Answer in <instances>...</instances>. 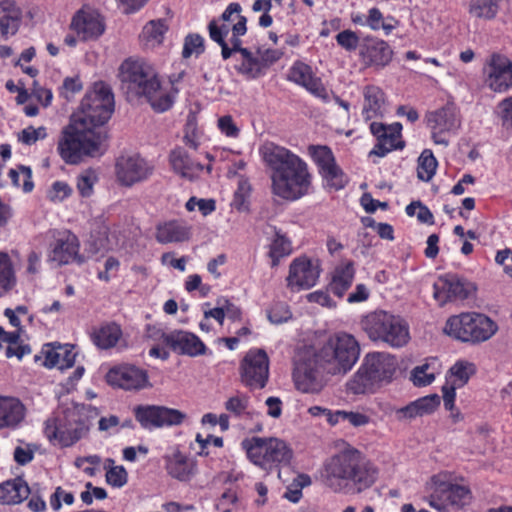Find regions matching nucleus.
I'll return each mask as SVG.
<instances>
[{
    "mask_svg": "<svg viewBox=\"0 0 512 512\" xmlns=\"http://www.w3.org/2000/svg\"><path fill=\"white\" fill-rule=\"evenodd\" d=\"M378 473L360 450L349 446L324 462L321 477L335 493H361L375 483Z\"/></svg>",
    "mask_w": 512,
    "mask_h": 512,
    "instance_id": "obj_1",
    "label": "nucleus"
},
{
    "mask_svg": "<svg viewBox=\"0 0 512 512\" xmlns=\"http://www.w3.org/2000/svg\"><path fill=\"white\" fill-rule=\"evenodd\" d=\"M264 162L271 168L272 193L295 201L309 193L312 176L307 163L289 149L266 143L260 149Z\"/></svg>",
    "mask_w": 512,
    "mask_h": 512,
    "instance_id": "obj_2",
    "label": "nucleus"
},
{
    "mask_svg": "<svg viewBox=\"0 0 512 512\" xmlns=\"http://www.w3.org/2000/svg\"><path fill=\"white\" fill-rule=\"evenodd\" d=\"M106 138L101 130L92 129L72 116L71 123L61 133L57 151L66 164H79L85 156H102Z\"/></svg>",
    "mask_w": 512,
    "mask_h": 512,
    "instance_id": "obj_3",
    "label": "nucleus"
},
{
    "mask_svg": "<svg viewBox=\"0 0 512 512\" xmlns=\"http://www.w3.org/2000/svg\"><path fill=\"white\" fill-rule=\"evenodd\" d=\"M307 347L316 357L318 365L331 376L347 374L360 357L359 342L352 334L343 331Z\"/></svg>",
    "mask_w": 512,
    "mask_h": 512,
    "instance_id": "obj_4",
    "label": "nucleus"
},
{
    "mask_svg": "<svg viewBox=\"0 0 512 512\" xmlns=\"http://www.w3.org/2000/svg\"><path fill=\"white\" fill-rule=\"evenodd\" d=\"M120 69L129 93L144 97L156 112H165L172 107V96L162 90L160 80L150 65L143 61L126 60Z\"/></svg>",
    "mask_w": 512,
    "mask_h": 512,
    "instance_id": "obj_5",
    "label": "nucleus"
},
{
    "mask_svg": "<svg viewBox=\"0 0 512 512\" xmlns=\"http://www.w3.org/2000/svg\"><path fill=\"white\" fill-rule=\"evenodd\" d=\"M88 422L86 407L74 404L49 417L44 423L43 433L50 444L71 447L87 433Z\"/></svg>",
    "mask_w": 512,
    "mask_h": 512,
    "instance_id": "obj_6",
    "label": "nucleus"
},
{
    "mask_svg": "<svg viewBox=\"0 0 512 512\" xmlns=\"http://www.w3.org/2000/svg\"><path fill=\"white\" fill-rule=\"evenodd\" d=\"M498 329L496 321L488 315L473 311L450 316L443 331L456 341L476 346L489 341Z\"/></svg>",
    "mask_w": 512,
    "mask_h": 512,
    "instance_id": "obj_7",
    "label": "nucleus"
},
{
    "mask_svg": "<svg viewBox=\"0 0 512 512\" xmlns=\"http://www.w3.org/2000/svg\"><path fill=\"white\" fill-rule=\"evenodd\" d=\"M114 112V94L104 81L94 82L81 100L79 111L73 115L92 129L101 130Z\"/></svg>",
    "mask_w": 512,
    "mask_h": 512,
    "instance_id": "obj_8",
    "label": "nucleus"
},
{
    "mask_svg": "<svg viewBox=\"0 0 512 512\" xmlns=\"http://www.w3.org/2000/svg\"><path fill=\"white\" fill-rule=\"evenodd\" d=\"M241 447L251 463L267 472L281 464H289L293 455L285 441L273 437L245 438Z\"/></svg>",
    "mask_w": 512,
    "mask_h": 512,
    "instance_id": "obj_9",
    "label": "nucleus"
},
{
    "mask_svg": "<svg viewBox=\"0 0 512 512\" xmlns=\"http://www.w3.org/2000/svg\"><path fill=\"white\" fill-rule=\"evenodd\" d=\"M326 371L318 365L307 346L300 349L293 361L292 379L295 388L307 394H319L327 385Z\"/></svg>",
    "mask_w": 512,
    "mask_h": 512,
    "instance_id": "obj_10",
    "label": "nucleus"
},
{
    "mask_svg": "<svg viewBox=\"0 0 512 512\" xmlns=\"http://www.w3.org/2000/svg\"><path fill=\"white\" fill-rule=\"evenodd\" d=\"M383 380V353H368L356 373L347 382V390L355 395L374 393L381 387Z\"/></svg>",
    "mask_w": 512,
    "mask_h": 512,
    "instance_id": "obj_11",
    "label": "nucleus"
},
{
    "mask_svg": "<svg viewBox=\"0 0 512 512\" xmlns=\"http://www.w3.org/2000/svg\"><path fill=\"white\" fill-rule=\"evenodd\" d=\"M425 124L431 134L435 145L447 147L449 138L455 134L461 126V118L456 106L452 103L428 111L425 114Z\"/></svg>",
    "mask_w": 512,
    "mask_h": 512,
    "instance_id": "obj_12",
    "label": "nucleus"
},
{
    "mask_svg": "<svg viewBox=\"0 0 512 512\" xmlns=\"http://www.w3.org/2000/svg\"><path fill=\"white\" fill-rule=\"evenodd\" d=\"M433 490L428 498L429 505L441 512L450 509H462L472 500L471 490L463 485L440 481L439 477H432Z\"/></svg>",
    "mask_w": 512,
    "mask_h": 512,
    "instance_id": "obj_13",
    "label": "nucleus"
},
{
    "mask_svg": "<svg viewBox=\"0 0 512 512\" xmlns=\"http://www.w3.org/2000/svg\"><path fill=\"white\" fill-rule=\"evenodd\" d=\"M133 414L140 426L147 430L178 426L186 419L182 411L160 405L140 404L133 408Z\"/></svg>",
    "mask_w": 512,
    "mask_h": 512,
    "instance_id": "obj_14",
    "label": "nucleus"
},
{
    "mask_svg": "<svg viewBox=\"0 0 512 512\" xmlns=\"http://www.w3.org/2000/svg\"><path fill=\"white\" fill-rule=\"evenodd\" d=\"M241 382L251 391L263 389L269 379V357L263 349H250L240 363Z\"/></svg>",
    "mask_w": 512,
    "mask_h": 512,
    "instance_id": "obj_15",
    "label": "nucleus"
},
{
    "mask_svg": "<svg viewBox=\"0 0 512 512\" xmlns=\"http://www.w3.org/2000/svg\"><path fill=\"white\" fill-rule=\"evenodd\" d=\"M154 165L139 154L121 155L115 162V175L122 186L131 187L148 180Z\"/></svg>",
    "mask_w": 512,
    "mask_h": 512,
    "instance_id": "obj_16",
    "label": "nucleus"
},
{
    "mask_svg": "<svg viewBox=\"0 0 512 512\" xmlns=\"http://www.w3.org/2000/svg\"><path fill=\"white\" fill-rule=\"evenodd\" d=\"M49 260L59 266L76 263L82 265L86 257L80 253V241L69 230L58 232L49 246Z\"/></svg>",
    "mask_w": 512,
    "mask_h": 512,
    "instance_id": "obj_17",
    "label": "nucleus"
},
{
    "mask_svg": "<svg viewBox=\"0 0 512 512\" xmlns=\"http://www.w3.org/2000/svg\"><path fill=\"white\" fill-rule=\"evenodd\" d=\"M486 84L494 92L503 93L512 88V60L494 52L485 65Z\"/></svg>",
    "mask_w": 512,
    "mask_h": 512,
    "instance_id": "obj_18",
    "label": "nucleus"
},
{
    "mask_svg": "<svg viewBox=\"0 0 512 512\" xmlns=\"http://www.w3.org/2000/svg\"><path fill=\"white\" fill-rule=\"evenodd\" d=\"M321 268L318 261H313L307 256L295 258L289 266L287 286L291 289H310L320 276Z\"/></svg>",
    "mask_w": 512,
    "mask_h": 512,
    "instance_id": "obj_19",
    "label": "nucleus"
},
{
    "mask_svg": "<svg viewBox=\"0 0 512 512\" xmlns=\"http://www.w3.org/2000/svg\"><path fill=\"white\" fill-rule=\"evenodd\" d=\"M111 386L124 390H141L149 384L147 371L130 364H122L111 368L106 375Z\"/></svg>",
    "mask_w": 512,
    "mask_h": 512,
    "instance_id": "obj_20",
    "label": "nucleus"
},
{
    "mask_svg": "<svg viewBox=\"0 0 512 512\" xmlns=\"http://www.w3.org/2000/svg\"><path fill=\"white\" fill-rule=\"evenodd\" d=\"M288 80L305 88L316 98L327 103L330 95L321 78L317 77L312 67L303 61H295L289 69Z\"/></svg>",
    "mask_w": 512,
    "mask_h": 512,
    "instance_id": "obj_21",
    "label": "nucleus"
},
{
    "mask_svg": "<svg viewBox=\"0 0 512 512\" xmlns=\"http://www.w3.org/2000/svg\"><path fill=\"white\" fill-rule=\"evenodd\" d=\"M434 298L440 305L447 302L463 301L471 292V285L457 275L447 274L438 279L433 285Z\"/></svg>",
    "mask_w": 512,
    "mask_h": 512,
    "instance_id": "obj_22",
    "label": "nucleus"
},
{
    "mask_svg": "<svg viewBox=\"0 0 512 512\" xmlns=\"http://www.w3.org/2000/svg\"><path fill=\"white\" fill-rule=\"evenodd\" d=\"M44 356V366L47 368L69 369L74 366L77 353L75 345L61 343H46L41 349Z\"/></svg>",
    "mask_w": 512,
    "mask_h": 512,
    "instance_id": "obj_23",
    "label": "nucleus"
},
{
    "mask_svg": "<svg viewBox=\"0 0 512 512\" xmlns=\"http://www.w3.org/2000/svg\"><path fill=\"white\" fill-rule=\"evenodd\" d=\"M70 28L83 40H93L100 37L105 25L96 12L79 10L72 18Z\"/></svg>",
    "mask_w": 512,
    "mask_h": 512,
    "instance_id": "obj_24",
    "label": "nucleus"
},
{
    "mask_svg": "<svg viewBox=\"0 0 512 512\" xmlns=\"http://www.w3.org/2000/svg\"><path fill=\"white\" fill-rule=\"evenodd\" d=\"M163 342L174 352L182 355L198 356L204 354L206 350L205 344L198 336L186 331L164 334Z\"/></svg>",
    "mask_w": 512,
    "mask_h": 512,
    "instance_id": "obj_25",
    "label": "nucleus"
},
{
    "mask_svg": "<svg viewBox=\"0 0 512 512\" xmlns=\"http://www.w3.org/2000/svg\"><path fill=\"white\" fill-rule=\"evenodd\" d=\"M22 17V9L15 0H0V35L4 40L17 34Z\"/></svg>",
    "mask_w": 512,
    "mask_h": 512,
    "instance_id": "obj_26",
    "label": "nucleus"
},
{
    "mask_svg": "<svg viewBox=\"0 0 512 512\" xmlns=\"http://www.w3.org/2000/svg\"><path fill=\"white\" fill-rule=\"evenodd\" d=\"M355 273L354 263L351 260L340 262L330 274L327 290L336 297L342 298L351 287Z\"/></svg>",
    "mask_w": 512,
    "mask_h": 512,
    "instance_id": "obj_27",
    "label": "nucleus"
},
{
    "mask_svg": "<svg viewBox=\"0 0 512 512\" xmlns=\"http://www.w3.org/2000/svg\"><path fill=\"white\" fill-rule=\"evenodd\" d=\"M26 408L20 399L0 396V430L16 429L24 420Z\"/></svg>",
    "mask_w": 512,
    "mask_h": 512,
    "instance_id": "obj_28",
    "label": "nucleus"
},
{
    "mask_svg": "<svg viewBox=\"0 0 512 512\" xmlns=\"http://www.w3.org/2000/svg\"><path fill=\"white\" fill-rule=\"evenodd\" d=\"M191 228L183 220L173 219L156 226L155 239L160 244L179 243L189 240Z\"/></svg>",
    "mask_w": 512,
    "mask_h": 512,
    "instance_id": "obj_29",
    "label": "nucleus"
},
{
    "mask_svg": "<svg viewBox=\"0 0 512 512\" xmlns=\"http://www.w3.org/2000/svg\"><path fill=\"white\" fill-rule=\"evenodd\" d=\"M165 468L172 478L189 481L196 473V462L180 450L165 457Z\"/></svg>",
    "mask_w": 512,
    "mask_h": 512,
    "instance_id": "obj_30",
    "label": "nucleus"
},
{
    "mask_svg": "<svg viewBox=\"0 0 512 512\" xmlns=\"http://www.w3.org/2000/svg\"><path fill=\"white\" fill-rule=\"evenodd\" d=\"M169 161L173 170L182 177L193 179L204 169V166L190 158L187 151L177 147L170 152Z\"/></svg>",
    "mask_w": 512,
    "mask_h": 512,
    "instance_id": "obj_31",
    "label": "nucleus"
},
{
    "mask_svg": "<svg viewBox=\"0 0 512 512\" xmlns=\"http://www.w3.org/2000/svg\"><path fill=\"white\" fill-rule=\"evenodd\" d=\"M409 324L400 316L386 315V344L394 348L406 346L410 341Z\"/></svg>",
    "mask_w": 512,
    "mask_h": 512,
    "instance_id": "obj_32",
    "label": "nucleus"
},
{
    "mask_svg": "<svg viewBox=\"0 0 512 512\" xmlns=\"http://www.w3.org/2000/svg\"><path fill=\"white\" fill-rule=\"evenodd\" d=\"M30 488L27 482L16 477L0 484V502L3 504H18L28 498Z\"/></svg>",
    "mask_w": 512,
    "mask_h": 512,
    "instance_id": "obj_33",
    "label": "nucleus"
},
{
    "mask_svg": "<svg viewBox=\"0 0 512 512\" xmlns=\"http://www.w3.org/2000/svg\"><path fill=\"white\" fill-rule=\"evenodd\" d=\"M122 334L120 325L110 322L95 328L90 334V338L97 348L107 350L117 345Z\"/></svg>",
    "mask_w": 512,
    "mask_h": 512,
    "instance_id": "obj_34",
    "label": "nucleus"
},
{
    "mask_svg": "<svg viewBox=\"0 0 512 512\" xmlns=\"http://www.w3.org/2000/svg\"><path fill=\"white\" fill-rule=\"evenodd\" d=\"M384 104V94L378 88L369 86L364 93L363 118L365 121L372 119H382V106Z\"/></svg>",
    "mask_w": 512,
    "mask_h": 512,
    "instance_id": "obj_35",
    "label": "nucleus"
},
{
    "mask_svg": "<svg viewBox=\"0 0 512 512\" xmlns=\"http://www.w3.org/2000/svg\"><path fill=\"white\" fill-rule=\"evenodd\" d=\"M238 73L248 80H255L266 75L267 70L257 52L244 50L242 61L237 68Z\"/></svg>",
    "mask_w": 512,
    "mask_h": 512,
    "instance_id": "obj_36",
    "label": "nucleus"
},
{
    "mask_svg": "<svg viewBox=\"0 0 512 512\" xmlns=\"http://www.w3.org/2000/svg\"><path fill=\"white\" fill-rule=\"evenodd\" d=\"M292 252L291 240L281 232V230L274 227V237L269 244L268 256L271 259V266H278L280 260L289 256Z\"/></svg>",
    "mask_w": 512,
    "mask_h": 512,
    "instance_id": "obj_37",
    "label": "nucleus"
},
{
    "mask_svg": "<svg viewBox=\"0 0 512 512\" xmlns=\"http://www.w3.org/2000/svg\"><path fill=\"white\" fill-rule=\"evenodd\" d=\"M475 373V364L466 360H458L447 371L446 381L459 388H462L469 382L471 376H473Z\"/></svg>",
    "mask_w": 512,
    "mask_h": 512,
    "instance_id": "obj_38",
    "label": "nucleus"
},
{
    "mask_svg": "<svg viewBox=\"0 0 512 512\" xmlns=\"http://www.w3.org/2000/svg\"><path fill=\"white\" fill-rule=\"evenodd\" d=\"M361 326L370 340H384V311H374L361 320Z\"/></svg>",
    "mask_w": 512,
    "mask_h": 512,
    "instance_id": "obj_39",
    "label": "nucleus"
},
{
    "mask_svg": "<svg viewBox=\"0 0 512 512\" xmlns=\"http://www.w3.org/2000/svg\"><path fill=\"white\" fill-rule=\"evenodd\" d=\"M167 30L166 20H151L143 27L140 38L146 45H159L163 42Z\"/></svg>",
    "mask_w": 512,
    "mask_h": 512,
    "instance_id": "obj_40",
    "label": "nucleus"
},
{
    "mask_svg": "<svg viewBox=\"0 0 512 512\" xmlns=\"http://www.w3.org/2000/svg\"><path fill=\"white\" fill-rule=\"evenodd\" d=\"M250 397L243 392H236L228 397L224 403L225 410L235 418L249 416Z\"/></svg>",
    "mask_w": 512,
    "mask_h": 512,
    "instance_id": "obj_41",
    "label": "nucleus"
},
{
    "mask_svg": "<svg viewBox=\"0 0 512 512\" xmlns=\"http://www.w3.org/2000/svg\"><path fill=\"white\" fill-rule=\"evenodd\" d=\"M308 151L319 173L337 165L333 151L326 145H310Z\"/></svg>",
    "mask_w": 512,
    "mask_h": 512,
    "instance_id": "obj_42",
    "label": "nucleus"
},
{
    "mask_svg": "<svg viewBox=\"0 0 512 512\" xmlns=\"http://www.w3.org/2000/svg\"><path fill=\"white\" fill-rule=\"evenodd\" d=\"M438 161L430 149H424L418 159L417 175L422 181H430L436 173Z\"/></svg>",
    "mask_w": 512,
    "mask_h": 512,
    "instance_id": "obj_43",
    "label": "nucleus"
},
{
    "mask_svg": "<svg viewBox=\"0 0 512 512\" xmlns=\"http://www.w3.org/2000/svg\"><path fill=\"white\" fill-rule=\"evenodd\" d=\"M319 174L323 179L324 187L329 190L339 191L343 189L348 182L345 173L338 164L321 171Z\"/></svg>",
    "mask_w": 512,
    "mask_h": 512,
    "instance_id": "obj_44",
    "label": "nucleus"
},
{
    "mask_svg": "<svg viewBox=\"0 0 512 512\" xmlns=\"http://www.w3.org/2000/svg\"><path fill=\"white\" fill-rule=\"evenodd\" d=\"M8 177L13 186L22 188L26 193L31 192L34 188L32 180V170L30 167L19 165L17 168L10 169Z\"/></svg>",
    "mask_w": 512,
    "mask_h": 512,
    "instance_id": "obj_45",
    "label": "nucleus"
},
{
    "mask_svg": "<svg viewBox=\"0 0 512 512\" xmlns=\"http://www.w3.org/2000/svg\"><path fill=\"white\" fill-rule=\"evenodd\" d=\"M502 0H471L469 12L477 18L493 19Z\"/></svg>",
    "mask_w": 512,
    "mask_h": 512,
    "instance_id": "obj_46",
    "label": "nucleus"
},
{
    "mask_svg": "<svg viewBox=\"0 0 512 512\" xmlns=\"http://www.w3.org/2000/svg\"><path fill=\"white\" fill-rule=\"evenodd\" d=\"M402 130L403 126L400 122L386 124V154L405 148L406 142L403 139Z\"/></svg>",
    "mask_w": 512,
    "mask_h": 512,
    "instance_id": "obj_47",
    "label": "nucleus"
},
{
    "mask_svg": "<svg viewBox=\"0 0 512 512\" xmlns=\"http://www.w3.org/2000/svg\"><path fill=\"white\" fill-rule=\"evenodd\" d=\"M12 261L6 252H0V289L9 291L15 285Z\"/></svg>",
    "mask_w": 512,
    "mask_h": 512,
    "instance_id": "obj_48",
    "label": "nucleus"
},
{
    "mask_svg": "<svg viewBox=\"0 0 512 512\" xmlns=\"http://www.w3.org/2000/svg\"><path fill=\"white\" fill-rule=\"evenodd\" d=\"M98 182V175L92 168L81 172L77 177L76 187L81 197L88 198L94 192V185Z\"/></svg>",
    "mask_w": 512,
    "mask_h": 512,
    "instance_id": "obj_49",
    "label": "nucleus"
},
{
    "mask_svg": "<svg viewBox=\"0 0 512 512\" xmlns=\"http://www.w3.org/2000/svg\"><path fill=\"white\" fill-rule=\"evenodd\" d=\"M370 131L376 137L377 143L368 153V158L372 159V161L376 163L377 161L374 157L381 158L384 156V122H382V119H372L370 123Z\"/></svg>",
    "mask_w": 512,
    "mask_h": 512,
    "instance_id": "obj_50",
    "label": "nucleus"
},
{
    "mask_svg": "<svg viewBox=\"0 0 512 512\" xmlns=\"http://www.w3.org/2000/svg\"><path fill=\"white\" fill-rule=\"evenodd\" d=\"M435 379L434 371H430V364L428 362L416 366L411 371L410 380L416 387H424L430 385Z\"/></svg>",
    "mask_w": 512,
    "mask_h": 512,
    "instance_id": "obj_51",
    "label": "nucleus"
},
{
    "mask_svg": "<svg viewBox=\"0 0 512 512\" xmlns=\"http://www.w3.org/2000/svg\"><path fill=\"white\" fill-rule=\"evenodd\" d=\"M268 319L273 324H282L292 318L289 305L285 302H275L267 311Z\"/></svg>",
    "mask_w": 512,
    "mask_h": 512,
    "instance_id": "obj_52",
    "label": "nucleus"
},
{
    "mask_svg": "<svg viewBox=\"0 0 512 512\" xmlns=\"http://www.w3.org/2000/svg\"><path fill=\"white\" fill-rule=\"evenodd\" d=\"M72 187L65 181L57 180L52 183L47 191V198L53 202H62L72 195Z\"/></svg>",
    "mask_w": 512,
    "mask_h": 512,
    "instance_id": "obj_53",
    "label": "nucleus"
},
{
    "mask_svg": "<svg viewBox=\"0 0 512 512\" xmlns=\"http://www.w3.org/2000/svg\"><path fill=\"white\" fill-rule=\"evenodd\" d=\"M204 51V39L199 34H189L186 36L182 51L184 58H189L193 53L199 55Z\"/></svg>",
    "mask_w": 512,
    "mask_h": 512,
    "instance_id": "obj_54",
    "label": "nucleus"
},
{
    "mask_svg": "<svg viewBox=\"0 0 512 512\" xmlns=\"http://www.w3.org/2000/svg\"><path fill=\"white\" fill-rule=\"evenodd\" d=\"M106 482L115 488L123 487L128 481V474L123 466H110L106 471Z\"/></svg>",
    "mask_w": 512,
    "mask_h": 512,
    "instance_id": "obj_55",
    "label": "nucleus"
},
{
    "mask_svg": "<svg viewBox=\"0 0 512 512\" xmlns=\"http://www.w3.org/2000/svg\"><path fill=\"white\" fill-rule=\"evenodd\" d=\"M83 89V83L79 76L66 77L59 89L61 97L69 100Z\"/></svg>",
    "mask_w": 512,
    "mask_h": 512,
    "instance_id": "obj_56",
    "label": "nucleus"
},
{
    "mask_svg": "<svg viewBox=\"0 0 512 512\" xmlns=\"http://www.w3.org/2000/svg\"><path fill=\"white\" fill-rule=\"evenodd\" d=\"M74 500L75 498L73 493L64 490L61 486H58L50 496V506L54 511H59L62 507V501L66 505H72Z\"/></svg>",
    "mask_w": 512,
    "mask_h": 512,
    "instance_id": "obj_57",
    "label": "nucleus"
},
{
    "mask_svg": "<svg viewBox=\"0 0 512 512\" xmlns=\"http://www.w3.org/2000/svg\"><path fill=\"white\" fill-rule=\"evenodd\" d=\"M336 42L347 51H355L359 46V37L351 30H344L336 35Z\"/></svg>",
    "mask_w": 512,
    "mask_h": 512,
    "instance_id": "obj_58",
    "label": "nucleus"
},
{
    "mask_svg": "<svg viewBox=\"0 0 512 512\" xmlns=\"http://www.w3.org/2000/svg\"><path fill=\"white\" fill-rule=\"evenodd\" d=\"M47 136L46 129L44 127L34 128L29 126L23 129L19 135V140L26 145H32L39 139H44Z\"/></svg>",
    "mask_w": 512,
    "mask_h": 512,
    "instance_id": "obj_59",
    "label": "nucleus"
},
{
    "mask_svg": "<svg viewBox=\"0 0 512 512\" xmlns=\"http://www.w3.org/2000/svg\"><path fill=\"white\" fill-rule=\"evenodd\" d=\"M421 416L433 413L440 405V397L430 394L416 400Z\"/></svg>",
    "mask_w": 512,
    "mask_h": 512,
    "instance_id": "obj_60",
    "label": "nucleus"
},
{
    "mask_svg": "<svg viewBox=\"0 0 512 512\" xmlns=\"http://www.w3.org/2000/svg\"><path fill=\"white\" fill-rule=\"evenodd\" d=\"M256 50H257V52L262 60V63L264 64L267 71L269 70V68L272 65H274L276 62H278L284 55L283 51L280 49L258 47Z\"/></svg>",
    "mask_w": 512,
    "mask_h": 512,
    "instance_id": "obj_61",
    "label": "nucleus"
},
{
    "mask_svg": "<svg viewBox=\"0 0 512 512\" xmlns=\"http://www.w3.org/2000/svg\"><path fill=\"white\" fill-rule=\"evenodd\" d=\"M218 128L227 137L235 138L239 135V128L235 125L232 116L225 115L218 119Z\"/></svg>",
    "mask_w": 512,
    "mask_h": 512,
    "instance_id": "obj_62",
    "label": "nucleus"
},
{
    "mask_svg": "<svg viewBox=\"0 0 512 512\" xmlns=\"http://www.w3.org/2000/svg\"><path fill=\"white\" fill-rule=\"evenodd\" d=\"M499 109L502 125L507 129L512 128V96L502 100Z\"/></svg>",
    "mask_w": 512,
    "mask_h": 512,
    "instance_id": "obj_63",
    "label": "nucleus"
},
{
    "mask_svg": "<svg viewBox=\"0 0 512 512\" xmlns=\"http://www.w3.org/2000/svg\"><path fill=\"white\" fill-rule=\"evenodd\" d=\"M495 262L503 266L504 272L512 278V250H499L495 256Z\"/></svg>",
    "mask_w": 512,
    "mask_h": 512,
    "instance_id": "obj_64",
    "label": "nucleus"
}]
</instances>
